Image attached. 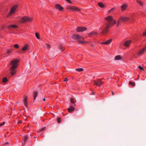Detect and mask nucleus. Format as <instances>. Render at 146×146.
<instances>
[{
	"instance_id": "1",
	"label": "nucleus",
	"mask_w": 146,
	"mask_h": 146,
	"mask_svg": "<svg viewBox=\"0 0 146 146\" xmlns=\"http://www.w3.org/2000/svg\"><path fill=\"white\" fill-rule=\"evenodd\" d=\"M105 19L107 21V22L105 24V27L102 30L101 33L106 35L108 32V29L115 24L116 21L110 16L105 17Z\"/></svg>"
},
{
	"instance_id": "2",
	"label": "nucleus",
	"mask_w": 146,
	"mask_h": 146,
	"mask_svg": "<svg viewBox=\"0 0 146 146\" xmlns=\"http://www.w3.org/2000/svg\"><path fill=\"white\" fill-rule=\"evenodd\" d=\"M19 62V60L18 59H14L10 63V64L11 65L10 70L12 76H13L16 73V71L15 69L18 66V63Z\"/></svg>"
},
{
	"instance_id": "3",
	"label": "nucleus",
	"mask_w": 146,
	"mask_h": 146,
	"mask_svg": "<svg viewBox=\"0 0 146 146\" xmlns=\"http://www.w3.org/2000/svg\"><path fill=\"white\" fill-rule=\"evenodd\" d=\"M71 37L73 39L77 40L78 42L80 43H88V42H87L83 41L84 39V38L83 36L78 35H73L71 36Z\"/></svg>"
},
{
	"instance_id": "4",
	"label": "nucleus",
	"mask_w": 146,
	"mask_h": 146,
	"mask_svg": "<svg viewBox=\"0 0 146 146\" xmlns=\"http://www.w3.org/2000/svg\"><path fill=\"white\" fill-rule=\"evenodd\" d=\"M130 18L128 17H121L118 20L117 24V26H118L120 24V21H122L123 22H125L128 21L130 19Z\"/></svg>"
},
{
	"instance_id": "5",
	"label": "nucleus",
	"mask_w": 146,
	"mask_h": 146,
	"mask_svg": "<svg viewBox=\"0 0 146 146\" xmlns=\"http://www.w3.org/2000/svg\"><path fill=\"white\" fill-rule=\"evenodd\" d=\"M18 6L17 5H15V6L11 8L9 12L7 15V17H9L11 15L13 14L14 13L15 9Z\"/></svg>"
},
{
	"instance_id": "6",
	"label": "nucleus",
	"mask_w": 146,
	"mask_h": 146,
	"mask_svg": "<svg viewBox=\"0 0 146 146\" xmlns=\"http://www.w3.org/2000/svg\"><path fill=\"white\" fill-rule=\"evenodd\" d=\"M31 18L26 16L23 17L21 18V22L22 23L25 22H29L31 21Z\"/></svg>"
},
{
	"instance_id": "7",
	"label": "nucleus",
	"mask_w": 146,
	"mask_h": 146,
	"mask_svg": "<svg viewBox=\"0 0 146 146\" xmlns=\"http://www.w3.org/2000/svg\"><path fill=\"white\" fill-rule=\"evenodd\" d=\"M67 9H70L74 11H79L80 10L75 6H70L68 7Z\"/></svg>"
},
{
	"instance_id": "8",
	"label": "nucleus",
	"mask_w": 146,
	"mask_h": 146,
	"mask_svg": "<svg viewBox=\"0 0 146 146\" xmlns=\"http://www.w3.org/2000/svg\"><path fill=\"white\" fill-rule=\"evenodd\" d=\"M94 84H96L99 86H100L101 85L104 83V82L101 81V80L98 79L94 81Z\"/></svg>"
},
{
	"instance_id": "9",
	"label": "nucleus",
	"mask_w": 146,
	"mask_h": 146,
	"mask_svg": "<svg viewBox=\"0 0 146 146\" xmlns=\"http://www.w3.org/2000/svg\"><path fill=\"white\" fill-rule=\"evenodd\" d=\"M87 30V28L86 27H78L76 29V31L78 32H83Z\"/></svg>"
},
{
	"instance_id": "10",
	"label": "nucleus",
	"mask_w": 146,
	"mask_h": 146,
	"mask_svg": "<svg viewBox=\"0 0 146 146\" xmlns=\"http://www.w3.org/2000/svg\"><path fill=\"white\" fill-rule=\"evenodd\" d=\"M146 50V46L145 47L142 49L140 50L138 52V54L139 55H141L143 54Z\"/></svg>"
},
{
	"instance_id": "11",
	"label": "nucleus",
	"mask_w": 146,
	"mask_h": 146,
	"mask_svg": "<svg viewBox=\"0 0 146 146\" xmlns=\"http://www.w3.org/2000/svg\"><path fill=\"white\" fill-rule=\"evenodd\" d=\"M55 7L56 9H59L60 11H62L63 9V8L59 4H56Z\"/></svg>"
},
{
	"instance_id": "12",
	"label": "nucleus",
	"mask_w": 146,
	"mask_h": 146,
	"mask_svg": "<svg viewBox=\"0 0 146 146\" xmlns=\"http://www.w3.org/2000/svg\"><path fill=\"white\" fill-rule=\"evenodd\" d=\"M112 39H109L106 41L104 42H102L101 43V44H104L106 45H108L110 44L111 42H112Z\"/></svg>"
},
{
	"instance_id": "13",
	"label": "nucleus",
	"mask_w": 146,
	"mask_h": 146,
	"mask_svg": "<svg viewBox=\"0 0 146 146\" xmlns=\"http://www.w3.org/2000/svg\"><path fill=\"white\" fill-rule=\"evenodd\" d=\"M29 48V45L28 44H25L24 46L23 47L22 49V50L23 51H26L28 50Z\"/></svg>"
},
{
	"instance_id": "14",
	"label": "nucleus",
	"mask_w": 146,
	"mask_h": 146,
	"mask_svg": "<svg viewBox=\"0 0 146 146\" xmlns=\"http://www.w3.org/2000/svg\"><path fill=\"white\" fill-rule=\"evenodd\" d=\"M28 99L27 96H26L25 97V99L23 100V103L24 105L26 107H27L28 106V103L27 100Z\"/></svg>"
},
{
	"instance_id": "15",
	"label": "nucleus",
	"mask_w": 146,
	"mask_h": 146,
	"mask_svg": "<svg viewBox=\"0 0 146 146\" xmlns=\"http://www.w3.org/2000/svg\"><path fill=\"white\" fill-rule=\"evenodd\" d=\"M131 42V40H127L125 42L124 44L125 46L127 47H128L129 46V45Z\"/></svg>"
},
{
	"instance_id": "16",
	"label": "nucleus",
	"mask_w": 146,
	"mask_h": 146,
	"mask_svg": "<svg viewBox=\"0 0 146 146\" xmlns=\"http://www.w3.org/2000/svg\"><path fill=\"white\" fill-rule=\"evenodd\" d=\"M127 7V5L126 4H124L121 6V10L122 11H124Z\"/></svg>"
},
{
	"instance_id": "17",
	"label": "nucleus",
	"mask_w": 146,
	"mask_h": 146,
	"mask_svg": "<svg viewBox=\"0 0 146 146\" xmlns=\"http://www.w3.org/2000/svg\"><path fill=\"white\" fill-rule=\"evenodd\" d=\"M98 34V33L96 32L92 31L89 34V36H93L94 35H96Z\"/></svg>"
},
{
	"instance_id": "18",
	"label": "nucleus",
	"mask_w": 146,
	"mask_h": 146,
	"mask_svg": "<svg viewBox=\"0 0 146 146\" xmlns=\"http://www.w3.org/2000/svg\"><path fill=\"white\" fill-rule=\"evenodd\" d=\"M74 108L72 106H71L70 108L68 109V111L69 112H71L74 110Z\"/></svg>"
},
{
	"instance_id": "19",
	"label": "nucleus",
	"mask_w": 146,
	"mask_h": 146,
	"mask_svg": "<svg viewBox=\"0 0 146 146\" xmlns=\"http://www.w3.org/2000/svg\"><path fill=\"white\" fill-rule=\"evenodd\" d=\"M137 2L141 6H143L144 5L143 3L140 0H137Z\"/></svg>"
},
{
	"instance_id": "20",
	"label": "nucleus",
	"mask_w": 146,
	"mask_h": 146,
	"mask_svg": "<svg viewBox=\"0 0 146 146\" xmlns=\"http://www.w3.org/2000/svg\"><path fill=\"white\" fill-rule=\"evenodd\" d=\"M34 94V100H35L37 96L38 95V92L36 91L33 92Z\"/></svg>"
},
{
	"instance_id": "21",
	"label": "nucleus",
	"mask_w": 146,
	"mask_h": 146,
	"mask_svg": "<svg viewBox=\"0 0 146 146\" xmlns=\"http://www.w3.org/2000/svg\"><path fill=\"white\" fill-rule=\"evenodd\" d=\"M17 27V26L15 25H9L8 26V27L9 28H16V27Z\"/></svg>"
},
{
	"instance_id": "22",
	"label": "nucleus",
	"mask_w": 146,
	"mask_h": 146,
	"mask_svg": "<svg viewBox=\"0 0 146 146\" xmlns=\"http://www.w3.org/2000/svg\"><path fill=\"white\" fill-rule=\"evenodd\" d=\"M98 6L101 8H104L105 7V5L101 2H100L98 3Z\"/></svg>"
},
{
	"instance_id": "23",
	"label": "nucleus",
	"mask_w": 146,
	"mask_h": 146,
	"mask_svg": "<svg viewBox=\"0 0 146 146\" xmlns=\"http://www.w3.org/2000/svg\"><path fill=\"white\" fill-rule=\"evenodd\" d=\"M28 137L27 135H26L23 138V140L24 143H25V142L28 139Z\"/></svg>"
},
{
	"instance_id": "24",
	"label": "nucleus",
	"mask_w": 146,
	"mask_h": 146,
	"mask_svg": "<svg viewBox=\"0 0 146 146\" xmlns=\"http://www.w3.org/2000/svg\"><path fill=\"white\" fill-rule=\"evenodd\" d=\"M121 59V57L119 55H117L115 58V60H120Z\"/></svg>"
},
{
	"instance_id": "25",
	"label": "nucleus",
	"mask_w": 146,
	"mask_h": 146,
	"mask_svg": "<svg viewBox=\"0 0 146 146\" xmlns=\"http://www.w3.org/2000/svg\"><path fill=\"white\" fill-rule=\"evenodd\" d=\"M76 70L78 72H80L83 71L84 69L82 68H77L76 69Z\"/></svg>"
},
{
	"instance_id": "26",
	"label": "nucleus",
	"mask_w": 146,
	"mask_h": 146,
	"mask_svg": "<svg viewBox=\"0 0 146 146\" xmlns=\"http://www.w3.org/2000/svg\"><path fill=\"white\" fill-rule=\"evenodd\" d=\"M76 102V101L75 100V99L74 98H72L71 99L70 102L72 104L75 103Z\"/></svg>"
},
{
	"instance_id": "27",
	"label": "nucleus",
	"mask_w": 146,
	"mask_h": 146,
	"mask_svg": "<svg viewBox=\"0 0 146 146\" xmlns=\"http://www.w3.org/2000/svg\"><path fill=\"white\" fill-rule=\"evenodd\" d=\"M129 84L132 86H134L135 85V83L134 82H132L131 81H130L129 82Z\"/></svg>"
},
{
	"instance_id": "28",
	"label": "nucleus",
	"mask_w": 146,
	"mask_h": 146,
	"mask_svg": "<svg viewBox=\"0 0 146 146\" xmlns=\"http://www.w3.org/2000/svg\"><path fill=\"white\" fill-rule=\"evenodd\" d=\"M7 81V78L5 77L4 78L3 80V82L4 83H5Z\"/></svg>"
},
{
	"instance_id": "29",
	"label": "nucleus",
	"mask_w": 146,
	"mask_h": 146,
	"mask_svg": "<svg viewBox=\"0 0 146 146\" xmlns=\"http://www.w3.org/2000/svg\"><path fill=\"white\" fill-rule=\"evenodd\" d=\"M11 50H7V53L8 54H10L12 52Z\"/></svg>"
},
{
	"instance_id": "30",
	"label": "nucleus",
	"mask_w": 146,
	"mask_h": 146,
	"mask_svg": "<svg viewBox=\"0 0 146 146\" xmlns=\"http://www.w3.org/2000/svg\"><path fill=\"white\" fill-rule=\"evenodd\" d=\"M35 36L38 39H39L40 38L39 36V34L37 33H35Z\"/></svg>"
},
{
	"instance_id": "31",
	"label": "nucleus",
	"mask_w": 146,
	"mask_h": 146,
	"mask_svg": "<svg viewBox=\"0 0 146 146\" xmlns=\"http://www.w3.org/2000/svg\"><path fill=\"white\" fill-rule=\"evenodd\" d=\"M115 8H113L111 9L108 12L109 13H111L114 10Z\"/></svg>"
},
{
	"instance_id": "32",
	"label": "nucleus",
	"mask_w": 146,
	"mask_h": 146,
	"mask_svg": "<svg viewBox=\"0 0 146 146\" xmlns=\"http://www.w3.org/2000/svg\"><path fill=\"white\" fill-rule=\"evenodd\" d=\"M138 68H139L140 70H141L144 71V70L143 68L141 66H138Z\"/></svg>"
},
{
	"instance_id": "33",
	"label": "nucleus",
	"mask_w": 146,
	"mask_h": 146,
	"mask_svg": "<svg viewBox=\"0 0 146 146\" xmlns=\"http://www.w3.org/2000/svg\"><path fill=\"white\" fill-rule=\"evenodd\" d=\"M60 119V118H57V120L58 123H60L61 122Z\"/></svg>"
},
{
	"instance_id": "34",
	"label": "nucleus",
	"mask_w": 146,
	"mask_h": 146,
	"mask_svg": "<svg viewBox=\"0 0 146 146\" xmlns=\"http://www.w3.org/2000/svg\"><path fill=\"white\" fill-rule=\"evenodd\" d=\"M14 47L16 48H19V46L18 44H15L14 45Z\"/></svg>"
},
{
	"instance_id": "35",
	"label": "nucleus",
	"mask_w": 146,
	"mask_h": 146,
	"mask_svg": "<svg viewBox=\"0 0 146 146\" xmlns=\"http://www.w3.org/2000/svg\"><path fill=\"white\" fill-rule=\"evenodd\" d=\"M60 49L61 51H63L64 50V48L63 46H60Z\"/></svg>"
},
{
	"instance_id": "36",
	"label": "nucleus",
	"mask_w": 146,
	"mask_h": 146,
	"mask_svg": "<svg viewBox=\"0 0 146 146\" xmlns=\"http://www.w3.org/2000/svg\"><path fill=\"white\" fill-rule=\"evenodd\" d=\"M46 47L47 48L49 49L51 48V46L49 44H46Z\"/></svg>"
},
{
	"instance_id": "37",
	"label": "nucleus",
	"mask_w": 146,
	"mask_h": 146,
	"mask_svg": "<svg viewBox=\"0 0 146 146\" xmlns=\"http://www.w3.org/2000/svg\"><path fill=\"white\" fill-rule=\"evenodd\" d=\"M5 124V122H3L2 123L0 124V126H1L4 125Z\"/></svg>"
},
{
	"instance_id": "38",
	"label": "nucleus",
	"mask_w": 146,
	"mask_h": 146,
	"mask_svg": "<svg viewBox=\"0 0 146 146\" xmlns=\"http://www.w3.org/2000/svg\"><path fill=\"white\" fill-rule=\"evenodd\" d=\"M143 36H146V31L143 34Z\"/></svg>"
},
{
	"instance_id": "39",
	"label": "nucleus",
	"mask_w": 146,
	"mask_h": 146,
	"mask_svg": "<svg viewBox=\"0 0 146 146\" xmlns=\"http://www.w3.org/2000/svg\"><path fill=\"white\" fill-rule=\"evenodd\" d=\"M69 3H71V2L70 1V0H66Z\"/></svg>"
},
{
	"instance_id": "40",
	"label": "nucleus",
	"mask_w": 146,
	"mask_h": 146,
	"mask_svg": "<svg viewBox=\"0 0 146 146\" xmlns=\"http://www.w3.org/2000/svg\"><path fill=\"white\" fill-rule=\"evenodd\" d=\"M45 129V128L44 127V128H42V129H41L40 131H42L44 130Z\"/></svg>"
},
{
	"instance_id": "41",
	"label": "nucleus",
	"mask_w": 146,
	"mask_h": 146,
	"mask_svg": "<svg viewBox=\"0 0 146 146\" xmlns=\"http://www.w3.org/2000/svg\"><path fill=\"white\" fill-rule=\"evenodd\" d=\"M9 144L8 142H6L4 144V145H6Z\"/></svg>"
},
{
	"instance_id": "42",
	"label": "nucleus",
	"mask_w": 146,
	"mask_h": 146,
	"mask_svg": "<svg viewBox=\"0 0 146 146\" xmlns=\"http://www.w3.org/2000/svg\"><path fill=\"white\" fill-rule=\"evenodd\" d=\"M67 80H68V79H67V78H66V79L64 80V81H65V82H66V81H67Z\"/></svg>"
},
{
	"instance_id": "43",
	"label": "nucleus",
	"mask_w": 146,
	"mask_h": 146,
	"mask_svg": "<svg viewBox=\"0 0 146 146\" xmlns=\"http://www.w3.org/2000/svg\"><path fill=\"white\" fill-rule=\"evenodd\" d=\"M21 123V121H18V123Z\"/></svg>"
},
{
	"instance_id": "44",
	"label": "nucleus",
	"mask_w": 146,
	"mask_h": 146,
	"mask_svg": "<svg viewBox=\"0 0 146 146\" xmlns=\"http://www.w3.org/2000/svg\"><path fill=\"white\" fill-rule=\"evenodd\" d=\"M92 95H94V94H94V92H92Z\"/></svg>"
},
{
	"instance_id": "45",
	"label": "nucleus",
	"mask_w": 146,
	"mask_h": 146,
	"mask_svg": "<svg viewBox=\"0 0 146 146\" xmlns=\"http://www.w3.org/2000/svg\"><path fill=\"white\" fill-rule=\"evenodd\" d=\"M45 98H44L43 99V101H45Z\"/></svg>"
},
{
	"instance_id": "46",
	"label": "nucleus",
	"mask_w": 146,
	"mask_h": 146,
	"mask_svg": "<svg viewBox=\"0 0 146 146\" xmlns=\"http://www.w3.org/2000/svg\"><path fill=\"white\" fill-rule=\"evenodd\" d=\"M112 92V95H114V93H113V92H112H112Z\"/></svg>"
},
{
	"instance_id": "47",
	"label": "nucleus",
	"mask_w": 146,
	"mask_h": 146,
	"mask_svg": "<svg viewBox=\"0 0 146 146\" xmlns=\"http://www.w3.org/2000/svg\"><path fill=\"white\" fill-rule=\"evenodd\" d=\"M137 78H138V79H139V75H138V77H137Z\"/></svg>"
},
{
	"instance_id": "48",
	"label": "nucleus",
	"mask_w": 146,
	"mask_h": 146,
	"mask_svg": "<svg viewBox=\"0 0 146 146\" xmlns=\"http://www.w3.org/2000/svg\"><path fill=\"white\" fill-rule=\"evenodd\" d=\"M137 78H138V79H139V75H138V77H137Z\"/></svg>"
},
{
	"instance_id": "49",
	"label": "nucleus",
	"mask_w": 146,
	"mask_h": 146,
	"mask_svg": "<svg viewBox=\"0 0 146 146\" xmlns=\"http://www.w3.org/2000/svg\"><path fill=\"white\" fill-rule=\"evenodd\" d=\"M132 19H133V20H135V19H134V18H132Z\"/></svg>"
},
{
	"instance_id": "50",
	"label": "nucleus",
	"mask_w": 146,
	"mask_h": 146,
	"mask_svg": "<svg viewBox=\"0 0 146 146\" xmlns=\"http://www.w3.org/2000/svg\"><path fill=\"white\" fill-rule=\"evenodd\" d=\"M3 28H4V27H2V29Z\"/></svg>"
},
{
	"instance_id": "51",
	"label": "nucleus",
	"mask_w": 146,
	"mask_h": 146,
	"mask_svg": "<svg viewBox=\"0 0 146 146\" xmlns=\"http://www.w3.org/2000/svg\"><path fill=\"white\" fill-rule=\"evenodd\" d=\"M103 78H102V79H101V80H103Z\"/></svg>"
}]
</instances>
